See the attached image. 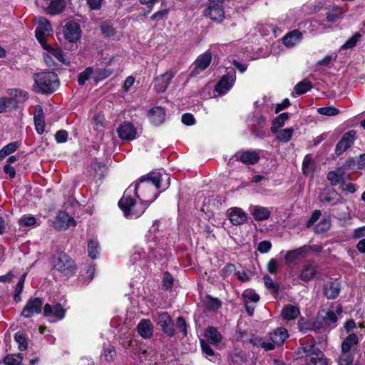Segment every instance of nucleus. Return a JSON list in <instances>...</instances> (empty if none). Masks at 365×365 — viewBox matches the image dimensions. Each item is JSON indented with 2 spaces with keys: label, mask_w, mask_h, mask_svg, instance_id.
I'll return each mask as SVG.
<instances>
[{
  "label": "nucleus",
  "mask_w": 365,
  "mask_h": 365,
  "mask_svg": "<svg viewBox=\"0 0 365 365\" xmlns=\"http://www.w3.org/2000/svg\"><path fill=\"white\" fill-rule=\"evenodd\" d=\"M170 176L159 172H150L140 178L136 183L131 184L124 192L118 206L127 218L135 219L142 215L146 208L154 202L156 191L165 190L170 185Z\"/></svg>",
  "instance_id": "f257e3e1"
},
{
  "label": "nucleus",
  "mask_w": 365,
  "mask_h": 365,
  "mask_svg": "<svg viewBox=\"0 0 365 365\" xmlns=\"http://www.w3.org/2000/svg\"><path fill=\"white\" fill-rule=\"evenodd\" d=\"M157 245L155 242H150L148 245L150 250L149 254L147 255L144 248L135 246L133 247L130 256V260L133 264H136L138 262H146L148 259L153 262L161 261L166 258L167 252L164 248L159 246L155 247Z\"/></svg>",
  "instance_id": "f03ea898"
},
{
  "label": "nucleus",
  "mask_w": 365,
  "mask_h": 365,
  "mask_svg": "<svg viewBox=\"0 0 365 365\" xmlns=\"http://www.w3.org/2000/svg\"><path fill=\"white\" fill-rule=\"evenodd\" d=\"M358 336L351 333L342 341L341 352L337 359L338 365H353L357 351Z\"/></svg>",
  "instance_id": "7ed1b4c3"
},
{
  "label": "nucleus",
  "mask_w": 365,
  "mask_h": 365,
  "mask_svg": "<svg viewBox=\"0 0 365 365\" xmlns=\"http://www.w3.org/2000/svg\"><path fill=\"white\" fill-rule=\"evenodd\" d=\"M34 91L41 93H51L58 87V76L54 72H43L34 76Z\"/></svg>",
  "instance_id": "20e7f679"
},
{
  "label": "nucleus",
  "mask_w": 365,
  "mask_h": 365,
  "mask_svg": "<svg viewBox=\"0 0 365 365\" xmlns=\"http://www.w3.org/2000/svg\"><path fill=\"white\" fill-rule=\"evenodd\" d=\"M299 353L305 358L307 365H329L324 353L314 344L300 348Z\"/></svg>",
  "instance_id": "39448f33"
},
{
  "label": "nucleus",
  "mask_w": 365,
  "mask_h": 365,
  "mask_svg": "<svg viewBox=\"0 0 365 365\" xmlns=\"http://www.w3.org/2000/svg\"><path fill=\"white\" fill-rule=\"evenodd\" d=\"M342 312V307L338 305L336 309L330 307L327 310L319 311L317 317V323L322 327H334L338 319V315Z\"/></svg>",
  "instance_id": "423d86ee"
},
{
  "label": "nucleus",
  "mask_w": 365,
  "mask_h": 365,
  "mask_svg": "<svg viewBox=\"0 0 365 365\" xmlns=\"http://www.w3.org/2000/svg\"><path fill=\"white\" fill-rule=\"evenodd\" d=\"M52 264L56 270L68 274L73 272L75 265L73 261L66 253L60 252L53 257Z\"/></svg>",
  "instance_id": "0eeeda50"
},
{
  "label": "nucleus",
  "mask_w": 365,
  "mask_h": 365,
  "mask_svg": "<svg viewBox=\"0 0 365 365\" xmlns=\"http://www.w3.org/2000/svg\"><path fill=\"white\" fill-rule=\"evenodd\" d=\"M36 38L45 50H48L49 46L46 44L45 36L52 31L51 25L46 18L42 16L36 19Z\"/></svg>",
  "instance_id": "6e6552de"
},
{
  "label": "nucleus",
  "mask_w": 365,
  "mask_h": 365,
  "mask_svg": "<svg viewBox=\"0 0 365 365\" xmlns=\"http://www.w3.org/2000/svg\"><path fill=\"white\" fill-rule=\"evenodd\" d=\"M236 81L235 71H230L223 75L215 86V91L219 96L227 94L233 87Z\"/></svg>",
  "instance_id": "1a4fd4ad"
},
{
  "label": "nucleus",
  "mask_w": 365,
  "mask_h": 365,
  "mask_svg": "<svg viewBox=\"0 0 365 365\" xmlns=\"http://www.w3.org/2000/svg\"><path fill=\"white\" fill-rule=\"evenodd\" d=\"M66 309L59 303L43 306V315L49 322H56L65 318Z\"/></svg>",
  "instance_id": "9d476101"
},
{
  "label": "nucleus",
  "mask_w": 365,
  "mask_h": 365,
  "mask_svg": "<svg viewBox=\"0 0 365 365\" xmlns=\"http://www.w3.org/2000/svg\"><path fill=\"white\" fill-rule=\"evenodd\" d=\"M36 2L47 14L51 16L61 14L66 5L65 0H36Z\"/></svg>",
  "instance_id": "9b49d317"
},
{
  "label": "nucleus",
  "mask_w": 365,
  "mask_h": 365,
  "mask_svg": "<svg viewBox=\"0 0 365 365\" xmlns=\"http://www.w3.org/2000/svg\"><path fill=\"white\" fill-rule=\"evenodd\" d=\"M205 15L213 21L221 22L225 18L223 2L220 1H210L205 10Z\"/></svg>",
  "instance_id": "f8f14e48"
},
{
  "label": "nucleus",
  "mask_w": 365,
  "mask_h": 365,
  "mask_svg": "<svg viewBox=\"0 0 365 365\" xmlns=\"http://www.w3.org/2000/svg\"><path fill=\"white\" fill-rule=\"evenodd\" d=\"M43 300L39 297L30 298L21 312V316L24 318H30L34 314H40L42 311Z\"/></svg>",
  "instance_id": "ddd939ff"
},
{
  "label": "nucleus",
  "mask_w": 365,
  "mask_h": 365,
  "mask_svg": "<svg viewBox=\"0 0 365 365\" xmlns=\"http://www.w3.org/2000/svg\"><path fill=\"white\" fill-rule=\"evenodd\" d=\"M118 137L123 140L131 141L138 136L137 128L130 123L124 121L117 129Z\"/></svg>",
  "instance_id": "4468645a"
},
{
  "label": "nucleus",
  "mask_w": 365,
  "mask_h": 365,
  "mask_svg": "<svg viewBox=\"0 0 365 365\" xmlns=\"http://www.w3.org/2000/svg\"><path fill=\"white\" fill-rule=\"evenodd\" d=\"M356 132L354 130L345 133L336 145L335 153L337 155H340L349 149L354 144L356 140Z\"/></svg>",
  "instance_id": "2eb2a0df"
},
{
  "label": "nucleus",
  "mask_w": 365,
  "mask_h": 365,
  "mask_svg": "<svg viewBox=\"0 0 365 365\" xmlns=\"http://www.w3.org/2000/svg\"><path fill=\"white\" fill-rule=\"evenodd\" d=\"M63 35L69 42H77L81 36V29L79 24L75 21L66 23L63 27Z\"/></svg>",
  "instance_id": "dca6fc26"
},
{
  "label": "nucleus",
  "mask_w": 365,
  "mask_h": 365,
  "mask_svg": "<svg viewBox=\"0 0 365 365\" xmlns=\"http://www.w3.org/2000/svg\"><path fill=\"white\" fill-rule=\"evenodd\" d=\"M317 272L316 263L314 261H309L302 266L298 277L304 282H309L316 277Z\"/></svg>",
  "instance_id": "f3484780"
},
{
  "label": "nucleus",
  "mask_w": 365,
  "mask_h": 365,
  "mask_svg": "<svg viewBox=\"0 0 365 365\" xmlns=\"http://www.w3.org/2000/svg\"><path fill=\"white\" fill-rule=\"evenodd\" d=\"M227 213L229 220L235 226H240L247 221V214L240 207H230Z\"/></svg>",
  "instance_id": "a211bd4d"
},
{
  "label": "nucleus",
  "mask_w": 365,
  "mask_h": 365,
  "mask_svg": "<svg viewBox=\"0 0 365 365\" xmlns=\"http://www.w3.org/2000/svg\"><path fill=\"white\" fill-rule=\"evenodd\" d=\"M73 217L64 211H59L53 221V226L58 230H66L71 226H76Z\"/></svg>",
  "instance_id": "6ab92c4d"
},
{
  "label": "nucleus",
  "mask_w": 365,
  "mask_h": 365,
  "mask_svg": "<svg viewBox=\"0 0 365 365\" xmlns=\"http://www.w3.org/2000/svg\"><path fill=\"white\" fill-rule=\"evenodd\" d=\"M326 10V19L332 24L342 20L346 14V10L343 7L334 4L327 6Z\"/></svg>",
  "instance_id": "aec40b11"
},
{
  "label": "nucleus",
  "mask_w": 365,
  "mask_h": 365,
  "mask_svg": "<svg viewBox=\"0 0 365 365\" xmlns=\"http://www.w3.org/2000/svg\"><path fill=\"white\" fill-rule=\"evenodd\" d=\"M172 71H168L165 73L157 76L154 80V89L157 93H163L166 91L174 77Z\"/></svg>",
  "instance_id": "412c9836"
},
{
  "label": "nucleus",
  "mask_w": 365,
  "mask_h": 365,
  "mask_svg": "<svg viewBox=\"0 0 365 365\" xmlns=\"http://www.w3.org/2000/svg\"><path fill=\"white\" fill-rule=\"evenodd\" d=\"M212 54L210 51H205L200 55L194 62V69L191 71V76H195L205 71L210 64Z\"/></svg>",
  "instance_id": "4be33fe9"
},
{
  "label": "nucleus",
  "mask_w": 365,
  "mask_h": 365,
  "mask_svg": "<svg viewBox=\"0 0 365 365\" xmlns=\"http://www.w3.org/2000/svg\"><path fill=\"white\" fill-rule=\"evenodd\" d=\"M312 250L309 245H304L293 250H289L285 255V259L287 262L292 263L297 260L307 257Z\"/></svg>",
  "instance_id": "5701e85b"
},
{
  "label": "nucleus",
  "mask_w": 365,
  "mask_h": 365,
  "mask_svg": "<svg viewBox=\"0 0 365 365\" xmlns=\"http://www.w3.org/2000/svg\"><path fill=\"white\" fill-rule=\"evenodd\" d=\"M320 201L327 202L331 205L336 204H342L344 199L334 189H328L324 190L319 196Z\"/></svg>",
  "instance_id": "b1692460"
},
{
  "label": "nucleus",
  "mask_w": 365,
  "mask_h": 365,
  "mask_svg": "<svg viewBox=\"0 0 365 365\" xmlns=\"http://www.w3.org/2000/svg\"><path fill=\"white\" fill-rule=\"evenodd\" d=\"M158 324L163 332L170 336L175 334V329L170 316L167 312L160 313L158 317Z\"/></svg>",
  "instance_id": "393cba45"
},
{
  "label": "nucleus",
  "mask_w": 365,
  "mask_h": 365,
  "mask_svg": "<svg viewBox=\"0 0 365 365\" xmlns=\"http://www.w3.org/2000/svg\"><path fill=\"white\" fill-rule=\"evenodd\" d=\"M271 210L272 208H268L260 205H251L249 208L250 214L257 221H263L267 220L271 215Z\"/></svg>",
  "instance_id": "a878e982"
},
{
  "label": "nucleus",
  "mask_w": 365,
  "mask_h": 365,
  "mask_svg": "<svg viewBox=\"0 0 365 365\" xmlns=\"http://www.w3.org/2000/svg\"><path fill=\"white\" fill-rule=\"evenodd\" d=\"M327 179L333 186L344 184L346 180L344 168L341 166L335 170L329 171L327 174Z\"/></svg>",
  "instance_id": "bb28decb"
},
{
  "label": "nucleus",
  "mask_w": 365,
  "mask_h": 365,
  "mask_svg": "<svg viewBox=\"0 0 365 365\" xmlns=\"http://www.w3.org/2000/svg\"><path fill=\"white\" fill-rule=\"evenodd\" d=\"M288 336L287 330L284 328L279 327L269 334V339L271 341L269 342L273 344L274 349L275 346L282 345Z\"/></svg>",
  "instance_id": "cd10ccee"
},
{
  "label": "nucleus",
  "mask_w": 365,
  "mask_h": 365,
  "mask_svg": "<svg viewBox=\"0 0 365 365\" xmlns=\"http://www.w3.org/2000/svg\"><path fill=\"white\" fill-rule=\"evenodd\" d=\"M148 116L150 121L155 125H159L165 120V111L161 106H155L149 110Z\"/></svg>",
  "instance_id": "c85d7f7f"
},
{
  "label": "nucleus",
  "mask_w": 365,
  "mask_h": 365,
  "mask_svg": "<svg viewBox=\"0 0 365 365\" xmlns=\"http://www.w3.org/2000/svg\"><path fill=\"white\" fill-rule=\"evenodd\" d=\"M34 120L36 132L41 135L44 132L45 120L43 108L40 105H37L35 108Z\"/></svg>",
  "instance_id": "c756f323"
},
{
  "label": "nucleus",
  "mask_w": 365,
  "mask_h": 365,
  "mask_svg": "<svg viewBox=\"0 0 365 365\" xmlns=\"http://www.w3.org/2000/svg\"><path fill=\"white\" fill-rule=\"evenodd\" d=\"M302 38V33L297 29L293 30L287 34L282 38V42L287 47H293L299 43Z\"/></svg>",
  "instance_id": "7c9ffc66"
},
{
  "label": "nucleus",
  "mask_w": 365,
  "mask_h": 365,
  "mask_svg": "<svg viewBox=\"0 0 365 365\" xmlns=\"http://www.w3.org/2000/svg\"><path fill=\"white\" fill-rule=\"evenodd\" d=\"M340 292V284L338 282L330 280L324 286V294L330 299L336 298Z\"/></svg>",
  "instance_id": "2f4dec72"
},
{
  "label": "nucleus",
  "mask_w": 365,
  "mask_h": 365,
  "mask_svg": "<svg viewBox=\"0 0 365 365\" xmlns=\"http://www.w3.org/2000/svg\"><path fill=\"white\" fill-rule=\"evenodd\" d=\"M138 332L144 339L150 338L153 335V326L149 319H142L138 324Z\"/></svg>",
  "instance_id": "473e14b6"
},
{
  "label": "nucleus",
  "mask_w": 365,
  "mask_h": 365,
  "mask_svg": "<svg viewBox=\"0 0 365 365\" xmlns=\"http://www.w3.org/2000/svg\"><path fill=\"white\" fill-rule=\"evenodd\" d=\"M316 165L310 155H307L302 162V173L306 176L312 177L315 170Z\"/></svg>",
  "instance_id": "72a5a7b5"
},
{
  "label": "nucleus",
  "mask_w": 365,
  "mask_h": 365,
  "mask_svg": "<svg viewBox=\"0 0 365 365\" xmlns=\"http://www.w3.org/2000/svg\"><path fill=\"white\" fill-rule=\"evenodd\" d=\"M239 158L243 163L254 165L259 161V154L255 150H248L242 153Z\"/></svg>",
  "instance_id": "f704fd0d"
},
{
  "label": "nucleus",
  "mask_w": 365,
  "mask_h": 365,
  "mask_svg": "<svg viewBox=\"0 0 365 365\" xmlns=\"http://www.w3.org/2000/svg\"><path fill=\"white\" fill-rule=\"evenodd\" d=\"M205 337L208 343L217 344L222 340V336L217 329L213 327L207 328L205 332Z\"/></svg>",
  "instance_id": "c9c22d12"
},
{
  "label": "nucleus",
  "mask_w": 365,
  "mask_h": 365,
  "mask_svg": "<svg viewBox=\"0 0 365 365\" xmlns=\"http://www.w3.org/2000/svg\"><path fill=\"white\" fill-rule=\"evenodd\" d=\"M300 312L297 307L289 304L285 306L282 311V316L284 319L293 320L299 314Z\"/></svg>",
  "instance_id": "e433bc0d"
},
{
  "label": "nucleus",
  "mask_w": 365,
  "mask_h": 365,
  "mask_svg": "<svg viewBox=\"0 0 365 365\" xmlns=\"http://www.w3.org/2000/svg\"><path fill=\"white\" fill-rule=\"evenodd\" d=\"M9 95L10 96V98H9L10 99V103L12 101H14L15 104L24 102L29 97L27 92L20 89H11L9 91Z\"/></svg>",
  "instance_id": "4c0bfd02"
},
{
  "label": "nucleus",
  "mask_w": 365,
  "mask_h": 365,
  "mask_svg": "<svg viewBox=\"0 0 365 365\" xmlns=\"http://www.w3.org/2000/svg\"><path fill=\"white\" fill-rule=\"evenodd\" d=\"M289 118L288 113H282L277 116L272 120V125L271 127V131L275 133L279 128L283 127L285 124V121Z\"/></svg>",
  "instance_id": "58836bf2"
},
{
  "label": "nucleus",
  "mask_w": 365,
  "mask_h": 365,
  "mask_svg": "<svg viewBox=\"0 0 365 365\" xmlns=\"http://www.w3.org/2000/svg\"><path fill=\"white\" fill-rule=\"evenodd\" d=\"M277 139L282 143L289 142L294 133L292 128H287L284 129L278 130L277 132Z\"/></svg>",
  "instance_id": "ea45409f"
},
{
  "label": "nucleus",
  "mask_w": 365,
  "mask_h": 365,
  "mask_svg": "<svg viewBox=\"0 0 365 365\" xmlns=\"http://www.w3.org/2000/svg\"><path fill=\"white\" fill-rule=\"evenodd\" d=\"M331 227L330 217H324L314 227L316 233L320 234L327 232Z\"/></svg>",
  "instance_id": "a19ab883"
},
{
  "label": "nucleus",
  "mask_w": 365,
  "mask_h": 365,
  "mask_svg": "<svg viewBox=\"0 0 365 365\" xmlns=\"http://www.w3.org/2000/svg\"><path fill=\"white\" fill-rule=\"evenodd\" d=\"M250 342L256 346H260L263 348L266 351H270L274 349L273 344H271L269 341H264L262 338L259 336L252 337L250 339Z\"/></svg>",
  "instance_id": "79ce46f5"
},
{
  "label": "nucleus",
  "mask_w": 365,
  "mask_h": 365,
  "mask_svg": "<svg viewBox=\"0 0 365 365\" xmlns=\"http://www.w3.org/2000/svg\"><path fill=\"white\" fill-rule=\"evenodd\" d=\"M18 147L19 143L17 142L10 143L5 145L4 147H3L0 150V160L4 159L9 155L15 152L17 150Z\"/></svg>",
  "instance_id": "37998d69"
},
{
  "label": "nucleus",
  "mask_w": 365,
  "mask_h": 365,
  "mask_svg": "<svg viewBox=\"0 0 365 365\" xmlns=\"http://www.w3.org/2000/svg\"><path fill=\"white\" fill-rule=\"evenodd\" d=\"M88 255L92 259H96L99 253V245L96 240L91 239L88 243Z\"/></svg>",
  "instance_id": "c03bdc74"
},
{
  "label": "nucleus",
  "mask_w": 365,
  "mask_h": 365,
  "mask_svg": "<svg viewBox=\"0 0 365 365\" xmlns=\"http://www.w3.org/2000/svg\"><path fill=\"white\" fill-rule=\"evenodd\" d=\"M23 360L22 354H9L4 359L6 365H20Z\"/></svg>",
  "instance_id": "a18cd8bd"
},
{
  "label": "nucleus",
  "mask_w": 365,
  "mask_h": 365,
  "mask_svg": "<svg viewBox=\"0 0 365 365\" xmlns=\"http://www.w3.org/2000/svg\"><path fill=\"white\" fill-rule=\"evenodd\" d=\"M14 339L18 344L19 349L21 351H25L28 348L27 339L25 334L21 331H18L15 334Z\"/></svg>",
  "instance_id": "49530a36"
},
{
  "label": "nucleus",
  "mask_w": 365,
  "mask_h": 365,
  "mask_svg": "<svg viewBox=\"0 0 365 365\" xmlns=\"http://www.w3.org/2000/svg\"><path fill=\"white\" fill-rule=\"evenodd\" d=\"M361 35L356 32L351 37L348 38L346 42L341 46V49H351L354 48L356 43L360 41Z\"/></svg>",
  "instance_id": "de8ad7c7"
},
{
  "label": "nucleus",
  "mask_w": 365,
  "mask_h": 365,
  "mask_svg": "<svg viewBox=\"0 0 365 365\" xmlns=\"http://www.w3.org/2000/svg\"><path fill=\"white\" fill-rule=\"evenodd\" d=\"M244 302L257 303L259 300V296L253 289H246L242 293Z\"/></svg>",
  "instance_id": "09e8293b"
},
{
  "label": "nucleus",
  "mask_w": 365,
  "mask_h": 365,
  "mask_svg": "<svg viewBox=\"0 0 365 365\" xmlns=\"http://www.w3.org/2000/svg\"><path fill=\"white\" fill-rule=\"evenodd\" d=\"M312 88V84L309 81H302L298 83L295 87L294 91L298 95H302L307 91H309Z\"/></svg>",
  "instance_id": "8fccbe9b"
},
{
  "label": "nucleus",
  "mask_w": 365,
  "mask_h": 365,
  "mask_svg": "<svg viewBox=\"0 0 365 365\" xmlns=\"http://www.w3.org/2000/svg\"><path fill=\"white\" fill-rule=\"evenodd\" d=\"M37 222L36 217L31 215H24L19 220L21 226H34Z\"/></svg>",
  "instance_id": "3c124183"
},
{
  "label": "nucleus",
  "mask_w": 365,
  "mask_h": 365,
  "mask_svg": "<svg viewBox=\"0 0 365 365\" xmlns=\"http://www.w3.org/2000/svg\"><path fill=\"white\" fill-rule=\"evenodd\" d=\"M113 73V70L110 68H98L95 71V77L98 81H102L110 76H111Z\"/></svg>",
  "instance_id": "603ef678"
},
{
  "label": "nucleus",
  "mask_w": 365,
  "mask_h": 365,
  "mask_svg": "<svg viewBox=\"0 0 365 365\" xmlns=\"http://www.w3.org/2000/svg\"><path fill=\"white\" fill-rule=\"evenodd\" d=\"M93 73L92 67H88L78 75V84L83 86L90 78L91 74Z\"/></svg>",
  "instance_id": "864d4df0"
},
{
  "label": "nucleus",
  "mask_w": 365,
  "mask_h": 365,
  "mask_svg": "<svg viewBox=\"0 0 365 365\" xmlns=\"http://www.w3.org/2000/svg\"><path fill=\"white\" fill-rule=\"evenodd\" d=\"M358 158H349L346 160L345 163L343 164V167L346 170H351L352 171H356L361 170V168H358L359 165H357Z\"/></svg>",
  "instance_id": "5fc2aeb1"
},
{
  "label": "nucleus",
  "mask_w": 365,
  "mask_h": 365,
  "mask_svg": "<svg viewBox=\"0 0 365 365\" xmlns=\"http://www.w3.org/2000/svg\"><path fill=\"white\" fill-rule=\"evenodd\" d=\"M230 358L234 363L241 364L245 361L246 356L243 351L235 349L231 354Z\"/></svg>",
  "instance_id": "6e6d98bb"
},
{
  "label": "nucleus",
  "mask_w": 365,
  "mask_h": 365,
  "mask_svg": "<svg viewBox=\"0 0 365 365\" xmlns=\"http://www.w3.org/2000/svg\"><path fill=\"white\" fill-rule=\"evenodd\" d=\"M206 307L210 309H217L221 306L220 301L217 298L207 296L205 300Z\"/></svg>",
  "instance_id": "4d7b16f0"
},
{
  "label": "nucleus",
  "mask_w": 365,
  "mask_h": 365,
  "mask_svg": "<svg viewBox=\"0 0 365 365\" xmlns=\"http://www.w3.org/2000/svg\"><path fill=\"white\" fill-rule=\"evenodd\" d=\"M318 113L323 115L334 116L339 113V110L334 107H322L318 108Z\"/></svg>",
  "instance_id": "13d9d810"
},
{
  "label": "nucleus",
  "mask_w": 365,
  "mask_h": 365,
  "mask_svg": "<svg viewBox=\"0 0 365 365\" xmlns=\"http://www.w3.org/2000/svg\"><path fill=\"white\" fill-rule=\"evenodd\" d=\"M264 282L266 287L271 290L273 293H277L279 289V287L277 284L274 283V281L269 276L264 277Z\"/></svg>",
  "instance_id": "bf43d9fd"
},
{
  "label": "nucleus",
  "mask_w": 365,
  "mask_h": 365,
  "mask_svg": "<svg viewBox=\"0 0 365 365\" xmlns=\"http://www.w3.org/2000/svg\"><path fill=\"white\" fill-rule=\"evenodd\" d=\"M60 62L66 63V59L64 58L63 51L61 48H52L49 46V49L47 50Z\"/></svg>",
  "instance_id": "052dcab7"
},
{
  "label": "nucleus",
  "mask_w": 365,
  "mask_h": 365,
  "mask_svg": "<svg viewBox=\"0 0 365 365\" xmlns=\"http://www.w3.org/2000/svg\"><path fill=\"white\" fill-rule=\"evenodd\" d=\"M101 32L107 37L113 36L115 34V29L108 22H104L101 26Z\"/></svg>",
  "instance_id": "680f3d73"
},
{
  "label": "nucleus",
  "mask_w": 365,
  "mask_h": 365,
  "mask_svg": "<svg viewBox=\"0 0 365 365\" xmlns=\"http://www.w3.org/2000/svg\"><path fill=\"white\" fill-rule=\"evenodd\" d=\"M173 285V278L172 275L168 273L165 272L163 274V286L165 289L169 290L171 289Z\"/></svg>",
  "instance_id": "e2e57ef3"
},
{
  "label": "nucleus",
  "mask_w": 365,
  "mask_h": 365,
  "mask_svg": "<svg viewBox=\"0 0 365 365\" xmlns=\"http://www.w3.org/2000/svg\"><path fill=\"white\" fill-rule=\"evenodd\" d=\"M176 327L184 336L187 335V324L185 319L182 317H178L177 318Z\"/></svg>",
  "instance_id": "0e129e2a"
},
{
  "label": "nucleus",
  "mask_w": 365,
  "mask_h": 365,
  "mask_svg": "<svg viewBox=\"0 0 365 365\" xmlns=\"http://www.w3.org/2000/svg\"><path fill=\"white\" fill-rule=\"evenodd\" d=\"M309 29L311 33L316 32L319 29H324L327 28L324 24L320 23L317 20L309 21Z\"/></svg>",
  "instance_id": "69168bd1"
},
{
  "label": "nucleus",
  "mask_w": 365,
  "mask_h": 365,
  "mask_svg": "<svg viewBox=\"0 0 365 365\" xmlns=\"http://www.w3.org/2000/svg\"><path fill=\"white\" fill-rule=\"evenodd\" d=\"M235 270L236 268L233 264H227L220 270V274L225 278L231 275Z\"/></svg>",
  "instance_id": "338daca9"
},
{
  "label": "nucleus",
  "mask_w": 365,
  "mask_h": 365,
  "mask_svg": "<svg viewBox=\"0 0 365 365\" xmlns=\"http://www.w3.org/2000/svg\"><path fill=\"white\" fill-rule=\"evenodd\" d=\"M68 132L64 130H60L56 133L55 140L58 143H63L68 140Z\"/></svg>",
  "instance_id": "774afa93"
}]
</instances>
